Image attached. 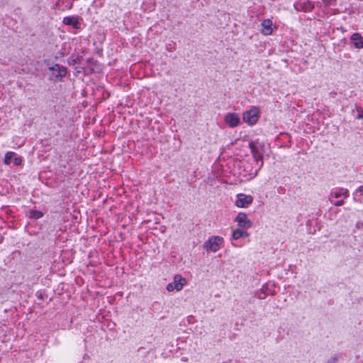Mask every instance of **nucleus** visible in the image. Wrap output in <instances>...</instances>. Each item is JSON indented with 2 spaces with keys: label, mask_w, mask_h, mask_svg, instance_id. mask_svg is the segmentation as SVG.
<instances>
[{
  "label": "nucleus",
  "mask_w": 363,
  "mask_h": 363,
  "mask_svg": "<svg viewBox=\"0 0 363 363\" xmlns=\"http://www.w3.org/2000/svg\"><path fill=\"white\" fill-rule=\"evenodd\" d=\"M186 284V279H184L181 275L177 274L175 275L174 277V280L172 282L169 283L167 286L166 289L168 291H172L174 290H176L177 291H179L182 289L184 286Z\"/></svg>",
  "instance_id": "2"
},
{
  "label": "nucleus",
  "mask_w": 363,
  "mask_h": 363,
  "mask_svg": "<svg viewBox=\"0 0 363 363\" xmlns=\"http://www.w3.org/2000/svg\"><path fill=\"white\" fill-rule=\"evenodd\" d=\"M62 23L65 25L71 26L75 29H79L81 27L79 17L77 16H66L63 18Z\"/></svg>",
  "instance_id": "9"
},
{
  "label": "nucleus",
  "mask_w": 363,
  "mask_h": 363,
  "mask_svg": "<svg viewBox=\"0 0 363 363\" xmlns=\"http://www.w3.org/2000/svg\"><path fill=\"white\" fill-rule=\"evenodd\" d=\"M247 236H248V233L246 231H244L241 229H236V230H233V235H232L233 239H234V240H238L240 238H242V237L245 238Z\"/></svg>",
  "instance_id": "14"
},
{
  "label": "nucleus",
  "mask_w": 363,
  "mask_h": 363,
  "mask_svg": "<svg viewBox=\"0 0 363 363\" xmlns=\"http://www.w3.org/2000/svg\"><path fill=\"white\" fill-rule=\"evenodd\" d=\"M260 117V110L257 106H252L242 113V120L250 126L255 125Z\"/></svg>",
  "instance_id": "1"
},
{
  "label": "nucleus",
  "mask_w": 363,
  "mask_h": 363,
  "mask_svg": "<svg viewBox=\"0 0 363 363\" xmlns=\"http://www.w3.org/2000/svg\"><path fill=\"white\" fill-rule=\"evenodd\" d=\"M223 243V238L220 236H212L206 242V248L212 252H217L220 250Z\"/></svg>",
  "instance_id": "4"
},
{
  "label": "nucleus",
  "mask_w": 363,
  "mask_h": 363,
  "mask_svg": "<svg viewBox=\"0 0 363 363\" xmlns=\"http://www.w3.org/2000/svg\"><path fill=\"white\" fill-rule=\"evenodd\" d=\"M14 164L16 166L21 165L22 163V159L20 157H16L13 160Z\"/></svg>",
  "instance_id": "17"
},
{
  "label": "nucleus",
  "mask_w": 363,
  "mask_h": 363,
  "mask_svg": "<svg viewBox=\"0 0 363 363\" xmlns=\"http://www.w3.org/2000/svg\"><path fill=\"white\" fill-rule=\"evenodd\" d=\"M344 199H345L342 198V199L337 200V201H335L333 203L336 206H340L344 204Z\"/></svg>",
  "instance_id": "19"
},
{
  "label": "nucleus",
  "mask_w": 363,
  "mask_h": 363,
  "mask_svg": "<svg viewBox=\"0 0 363 363\" xmlns=\"http://www.w3.org/2000/svg\"><path fill=\"white\" fill-rule=\"evenodd\" d=\"M350 40L356 48H363V36L359 33H353L350 37Z\"/></svg>",
  "instance_id": "12"
},
{
  "label": "nucleus",
  "mask_w": 363,
  "mask_h": 363,
  "mask_svg": "<svg viewBox=\"0 0 363 363\" xmlns=\"http://www.w3.org/2000/svg\"><path fill=\"white\" fill-rule=\"evenodd\" d=\"M249 147L251 150V153L254 160L257 162L261 161L262 162L263 157V147L260 144L257 142L251 141L249 143ZM263 162H262L261 166Z\"/></svg>",
  "instance_id": "3"
},
{
  "label": "nucleus",
  "mask_w": 363,
  "mask_h": 363,
  "mask_svg": "<svg viewBox=\"0 0 363 363\" xmlns=\"http://www.w3.org/2000/svg\"><path fill=\"white\" fill-rule=\"evenodd\" d=\"M323 2L326 6H330L335 4V0H323Z\"/></svg>",
  "instance_id": "18"
},
{
  "label": "nucleus",
  "mask_w": 363,
  "mask_h": 363,
  "mask_svg": "<svg viewBox=\"0 0 363 363\" xmlns=\"http://www.w3.org/2000/svg\"><path fill=\"white\" fill-rule=\"evenodd\" d=\"M357 118H363V113L359 114V116H357Z\"/></svg>",
  "instance_id": "21"
},
{
  "label": "nucleus",
  "mask_w": 363,
  "mask_h": 363,
  "mask_svg": "<svg viewBox=\"0 0 363 363\" xmlns=\"http://www.w3.org/2000/svg\"><path fill=\"white\" fill-rule=\"evenodd\" d=\"M297 11L310 12L314 9V4L309 0H300L294 4Z\"/></svg>",
  "instance_id": "5"
},
{
  "label": "nucleus",
  "mask_w": 363,
  "mask_h": 363,
  "mask_svg": "<svg viewBox=\"0 0 363 363\" xmlns=\"http://www.w3.org/2000/svg\"><path fill=\"white\" fill-rule=\"evenodd\" d=\"M43 216V213L37 210H32L30 211V217L34 219H39Z\"/></svg>",
  "instance_id": "16"
},
{
  "label": "nucleus",
  "mask_w": 363,
  "mask_h": 363,
  "mask_svg": "<svg viewBox=\"0 0 363 363\" xmlns=\"http://www.w3.org/2000/svg\"><path fill=\"white\" fill-rule=\"evenodd\" d=\"M331 196L336 199L340 197L347 199L349 196V191L344 188L335 189L331 192Z\"/></svg>",
  "instance_id": "13"
},
{
  "label": "nucleus",
  "mask_w": 363,
  "mask_h": 363,
  "mask_svg": "<svg viewBox=\"0 0 363 363\" xmlns=\"http://www.w3.org/2000/svg\"><path fill=\"white\" fill-rule=\"evenodd\" d=\"M16 155L13 152H8L5 154L4 163L6 164H10L11 163L13 157Z\"/></svg>",
  "instance_id": "15"
},
{
  "label": "nucleus",
  "mask_w": 363,
  "mask_h": 363,
  "mask_svg": "<svg viewBox=\"0 0 363 363\" xmlns=\"http://www.w3.org/2000/svg\"><path fill=\"white\" fill-rule=\"evenodd\" d=\"M49 69L52 71L53 74L59 79H61L67 74V68L60 65L59 64H55V65L50 67Z\"/></svg>",
  "instance_id": "10"
},
{
  "label": "nucleus",
  "mask_w": 363,
  "mask_h": 363,
  "mask_svg": "<svg viewBox=\"0 0 363 363\" xmlns=\"http://www.w3.org/2000/svg\"><path fill=\"white\" fill-rule=\"evenodd\" d=\"M261 33L264 35H269L273 33V23L270 19H264L261 23Z\"/></svg>",
  "instance_id": "11"
},
{
  "label": "nucleus",
  "mask_w": 363,
  "mask_h": 363,
  "mask_svg": "<svg viewBox=\"0 0 363 363\" xmlns=\"http://www.w3.org/2000/svg\"><path fill=\"white\" fill-rule=\"evenodd\" d=\"M225 123L230 128H235L240 123L239 115L236 113H228L224 117Z\"/></svg>",
  "instance_id": "7"
},
{
  "label": "nucleus",
  "mask_w": 363,
  "mask_h": 363,
  "mask_svg": "<svg viewBox=\"0 0 363 363\" xmlns=\"http://www.w3.org/2000/svg\"><path fill=\"white\" fill-rule=\"evenodd\" d=\"M357 192H359L363 196V186H359L357 189Z\"/></svg>",
  "instance_id": "20"
},
{
  "label": "nucleus",
  "mask_w": 363,
  "mask_h": 363,
  "mask_svg": "<svg viewBox=\"0 0 363 363\" xmlns=\"http://www.w3.org/2000/svg\"><path fill=\"white\" fill-rule=\"evenodd\" d=\"M235 220L237 222L238 225L240 228H250L252 224L251 220L248 219L247 214L245 213H239L236 216Z\"/></svg>",
  "instance_id": "8"
},
{
  "label": "nucleus",
  "mask_w": 363,
  "mask_h": 363,
  "mask_svg": "<svg viewBox=\"0 0 363 363\" xmlns=\"http://www.w3.org/2000/svg\"><path fill=\"white\" fill-rule=\"evenodd\" d=\"M253 201V197L250 195L238 194L235 201V206L239 208H247Z\"/></svg>",
  "instance_id": "6"
}]
</instances>
